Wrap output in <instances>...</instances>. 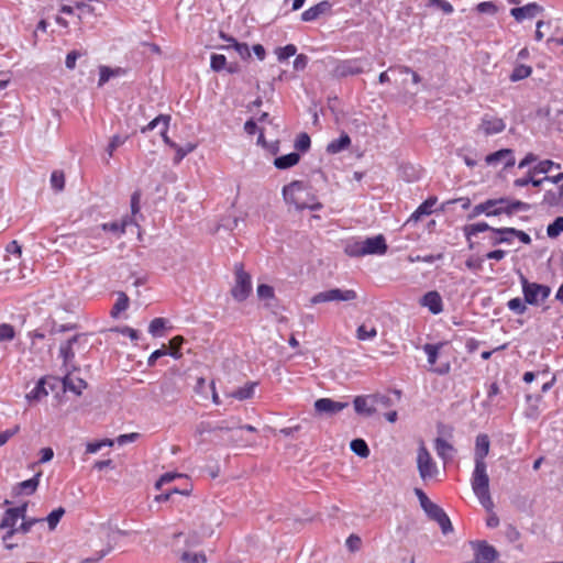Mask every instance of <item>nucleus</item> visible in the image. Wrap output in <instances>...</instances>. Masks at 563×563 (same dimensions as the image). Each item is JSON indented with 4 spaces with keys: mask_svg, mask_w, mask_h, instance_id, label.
<instances>
[{
    "mask_svg": "<svg viewBox=\"0 0 563 563\" xmlns=\"http://www.w3.org/2000/svg\"><path fill=\"white\" fill-rule=\"evenodd\" d=\"M283 197L286 203L292 205L297 210H319L321 208L311 189L300 180H294L284 186Z\"/></svg>",
    "mask_w": 563,
    "mask_h": 563,
    "instance_id": "f257e3e1",
    "label": "nucleus"
},
{
    "mask_svg": "<svg viewBox=\"0 0 563 563\" xmlns=\"http://www.w3.org/2000/svg\"><path fill=\"white\" fill-rule=\"evenodd\" d=\"M234 285L231 289V295L236 301H244L252 291L251 275L244 271L241 263L234 265Z\"/></svg>",
    "mask_w": 563,
    "mask_h": 563,
    "instance_id": "f03ea898",
    "label": "nucleus"
},
{
    "mask_svg": "<svg viewBox=\"0 0 563 563\" xmlns=\"http://www.w3.org/2000/svg\"><path fill=\"white\" fill-rule=\"evenodd\" d=\"M525 301L529 305H539L544 301L550 292V287L537 283H530L523 275H520Z\"/></svg>",
    "mask_w": 563,
    "mask_h": 563,
    "instance_id": "7ed1b4c3",
    "label": "nucleus"
},
{
    "mask_svg": "<svg viewBox=\"0 0 563 563\" xmlns=\"http://www.w3.org/2000/svg\"><path fill=\"white\" fill-rule=\"evenodd\" d=\"M417 468L419 476L423 482L434 478L439 473L435 462L423 444H421L418 449Z\"/></svg>",
    "mask_w": 563,
    "mask_h": 563,
    "instance_id": "20e7f679",
    "label": "nucleus"
},
{
    "mask_svg": "<svg viewBox=\"0 0 563 563\" xmlns=\"http://www.w3.org/2000/svg\"><path fill=\"white\" fill-rule=\"evenodd\" d=\"M369 66L364 58H351L340 60L332 69V76L335 78H344L347 76L360 75L365 71V67Z\"/></svg>",
    "mask_w": 563,
    "mask_h": 563,
    "instance_id": "39448f33",
    "label": "nucleus"
},
{
    "mask_svg": "<svg viewBox=\"0 0 563 563\" xmlns=\"http://www.w3.org/2000/svg\"><path fill=\"white\" fill-rule=\"evenodd\" d=\"M356 298L357 294L353 289L332 288L313 295L310 298V303L318 305L331 301H352Z\"/></svg>",
    "mask_w": 563,
    "mask_h": 563,
    "instance_id": "423d86ee",
    "label": "nucleus"
},
{
    "mask_svg": "<svg viewBox=\"0 0 563 563\" xmlns=\"http://www.w3.org/2000/svg\"><path fill=\"white\" fill-rule=\"evenodd\" d=\"M506 202L507 198L488 199L479 205H476L472 209V212L468 214V219H474L482 213H485L487 217L503 214V205Z\"/></svg>",
    "mask_w": 563,
    "mask_h": 563,
    "instance_id": "0eeeda50",
    "label": "nucleus"
},
{
    "mask_svg": "<svg viewBox=\"0 0 563 563\" xmlns=\"http://www.w3.org/2000/svg\"><path fill=\"white\" fill-rule=\"evenodd\" d=\"M474 550L475 563H493L497 556V550L486 541H472Z\"/></svg>",
    "mask_w": 563,
    "mask_h": 563,
    "instance_id": "6e6552de",
    "label": "nucleus"
},
{
    "mask_svg": "<svg viewBox=\"0 0 563 563\" xmlns=\"http://www.w3.org/2000/svg\"><path fill=\"white\" fill-rule=\"evenodd\" d=\"M471 484L474 494L489 490V477L486 464H475Z\"/></svg>",
    "mask_w": 563,
    "mask_h": 563,
    "instance_id": "1a4fd4ad",
    "label": "nucleus"
},
{
    "mask_svg": "<svg viewBox=\"0 0 563 563\" xmlns=\"http://www.w3.org/2000/svg\"><path fill=\"white\" fill-rule=\"evenodd\" d=\"M506 129V123L501 118L484 114L478 125V131L484 135H493L503 132Z\"/></svg>",
    "mask_w": 563,
    "mask_h": 563,
    "instance_id": "9d476101",
    "label": "nucleus"
},
{
    "mask_svg": "<svg viewBox=\"0 0 563 563\" xmlns=\"http://www.w3.org/2000/svg\"><path fill=\"white\" fill-rule=\"evenodd\" d=\"M424 512L428 515V517L434 521H437L444 534H448L453 530L452 523L448 515L443 511L441 507H439L437 504L432 503L429 505Z\"/></svg>",
    "mask_w": 563,
    "mask_h": 563,
    "instance_id": "9b49d317",
    "label": "nucleus"
},
{
    "mask_svg": "<svg viewBox=\"0 0 563 563\" xmlns=\"http://www.w3.org/2000/svg\"><path fill=\"white\" fill-rule=\"evenodd\" d=\"M26 508L27 504L25 503L19 507L7 509L0 522V529L14 528L19 519H24Z\"/></svg>",
    "mask_w": 563,
    "mask_h": 563,
    "instance_id": "f8f14e48",
    "label": "nucleus"
},
{
    "mask_svg": "<svg viewBox=\"0 0 563 563\" xmlns=\"http://www.w3.org/2000/svg\"><path fill=\"white\" fill-rule=\"evenodd\" d=\"M362 242L365 255H383L387 252V244L385 238L382 234L367 238Z\"/></svg>",
    "mask_w": 563,
    "mask_h": 563,
    "instance_id": "ddd939ff",
    "label": "nucleus"
},
{
    "mask_svg": "<svg viewBox=\"0 0 563 563\" xmlns=\"http://www.w3.org/2000/svg\"><path fill=\"white\" fill-rule=\"evenodd\" d=\"M332 3L328 0H323L301 13V20L303 22H312L318 20L321 15L331 12Z\"/></svg>",
    "mask_w": 563,
    "mask_h": 563,
    "instance_id": "4468645a",
    "label": "nucleus"
},
{
    "mask_svg": "<svg viewBox=\"0 0 563 563\" xmlns=\"http://www.w3.org/2000/svg\"><path fill=\"white\" fill-rule=\"evenodd\" d=\"M490 441L487 434L481 433L476 437L474 449V463L486 464L485 457L489 453Z\"/></svg>",
    "mask_w": 563,
    "mask_h": 563,
    "instance_id": "2eb2a0df",
    "label": "nucleus"
},
{
    "mask_svg": "<svg viewBox=\"0 0 563 563\" xmlns=\"http://www.w3.org/2000/svg\"><path fill=\"white\" fill-rule=\"evenodd\" d=\"M420 305L429 309L433 314H439L443 311V301L440 294L435 290L428 291L420 299Z\"/></svg>",
    "mask_w": 563,
    "mask_h": 563,
    "instance_id": "dca6fc26",
    "label": "nucleus"
},
{
    "mask_svg": "<svg viewBox=\"0 0 563 563\" xmlns=\"http://www.w3.org/2000/svg\"><path fill=\"white\" fill-rule=\"evenodd\" d=\"M347 407L346 402L334 401L330 398H320L314 401V409L319 413H338Z\"/></svg>",
    "mask_w": 563,
    "mask_h": 563,
    "instance_id": "f3484780",
    "label": "nucleus"
},
{
    "mask_svg": "<svg viewBox=\"0 0 563 563\" xmlns=\"http://www.w3.org/2000/svg\"><path fill=\"white\" fill-rule=\"evenodd\" d=\"M504 161L505 168L511 167L515 165V156L512 150L503 148L492 154H488L485 157V162L487 165H496L497 163Z\"/></svg>",
    "mask_w": 563,
    "mask_h": 563,
    "instance_id": "a211bd4d",
    "label": "nucleus"
},
{
    "mask_svg": "<svg viewBox=\"0 0 563 563\" xmlns=\"http://www.w3.org/2000/svg\"><path fill=\"white\" fill-rule=\"evenodd\" d=\"M542 11V8L537 3H528L523 7L512 8L510 14L516 21L521 22L525 19H532Z\"/></svg>",
    "mask_w": 563,
    "mask_h": 563,
    "instance_id": "6ab92c4d",
    "label": "nucleus"
},
{
    "mask_svg": "<svg viewBox=\"0 0 563 563\" xmlns=\"http://www.w3.org/2000/svg\"><path fill=\"white\" fill-rule=\"evenodd\" d=\"M354 409L358 415L371 417L376 412V406L372 396H357L354 401Z\"/></svg>",
    "mask_w": 563,
    "mask_h": 563,
    "instance_id": "aec40b11",
    "label": "nucleus"
},
{
    "mask_svg": "<svg viewBox=\"0 0 563 563\" xmlns=\"http://www.w3.org/2000/svg\"><path fill=\"white\" fill-rule=\"evenodd\" d=\"M63 386L65 390H70L76 395H81L82 390L87 387V383L82 378H74L70 374H67L63 378Z\"/></svg>",
    "mask_w": 563,
    "mask_h": 563,
    "instance_id": "412c9836",
    "label": "nucleus"
},
{
    "mask_svg": "<svg viewBox=\"0 0 563 563\" xmlns=\"http://www.w3.org/2000/svg\"><path fill=\"white\" fill-rule=\"evenodd\" d=\"M79 338H80V335L76 334L60 345L59 354L63 358L65 366L69 365L73 362V360L75 357V352L73 351V345H74V343H76L78 341Z\"/></svg>",
    "mask_w": 563,
    "mask_h": 563,
    "instance_id": "4be33fe9",
    "label": "nucleus"
},
{
    "mask_svg": "<svg viewBox=\"0 0 563 563\" xmlns=\"http://www.w3.org/2000/svg\"><path fill=\"white\" fill-rule=\"evenodd\" d=\"M41 475L42 473H37L32 478L19 483L15 487L16 494H34L38 487Z\"/></svg>",
    "mask_w": 563,
    "mask_h": 563,
    "instance_id": "5701e85b",
    "label": "nucleus"
},
{
    "mask_svg": "<svg viewBox=\"0 0 563 563\" xmlns=\"http://www.w3.org/2000/svg\"><path fill=\"white\" fill-rule=\"evenodd\" d=\"M437 203L435 197H430L426 201H423L416 211L410 216L408 222H417L420 220L422 216H429L432 212V208Z\"/></svg>",
    "mask_w": 563,
    "mask_h": 563,
    "instance_id": "b1692460",
    "label": "nucleus"
},
{
    "mask_svg": "<svg viewBox=\"0 0 563 563\" xmlns=\"http://www.w3.org/2000/svg\"><path fill=\"white\" fill-rule=\"evenodd\" d=\"M434 449L437 454L446 462L452 457V453L454 452V448L448 441L442 438H437L434 441Z\"/></svg>",
    "mask_w": 563,
    "mask_h": 563,
    "instance_id": "393cba45",
    "label": "nucleus"
},
{
    "mask_svg": "<svg viewBox=\"0 0 563 563\" xmlns=\"http://www.w3.org/2000/svg\"><path fill=\"white\" fill-rule=\"evenodd\" d=\"M299 159L300 155L296 152H292L287 155L276 157L274 161V166L278 169H287L295 166Z\"/></svg>",
    "mask_w": 563,
    "mask_h": 563,
    "instance_id": "a878e982",
    "label": "nucleus"
},
{
    "mask_svg": "<svg viewBox=\"0 0 563 563\" xmlns=\"http://www.w3.org/2000/svg\"><path fill=\"white\" fill-rule=\"evenodd\" d=\"M351 144V139L347 134H342L339 139L332 140L327 145V152L329 154H336L347 148Z\"/></svg>",
    "mask_w": 563,
    "mask_h": 563,
    "instance_id": "bb28decb",
    "label": "nucleus"
},
{
    "mask_svg": "<svg viewBox=\"0 0 563 563\" xmlns=\"http://www.w3.org/2000/svg\"><path fill=\"white\" fill-rule=\"evenodd\" d=\"M494 233L501 234V235L511 234V236L518 238L523 244H527V245L531 244V241H532L528 233H526L521 230L515 229V228L494 229Z\"/></svg>",
    "mask_w": 563,
    "mask_h": 563,
    "instance_id": "cd10ccee",
    "label": "nucleus"
},
{
    "mask_svg": "<svg viewBox=\"0 0 563 563\" xmlns=\"http://www.w3.org/2000/svg\"><path fill=\"white\" fill-rule=\"evenodd\" d=\"M351 451L360 457L366 459L369 456V448L363 439H354L350 444Z\"/></svg>",
    "mask_w": 563,
    "mask_h": 563,
    "instance_id": "c85d7f7f",
    "label": "nucleus"
},
{
    "mask_svg": "<svg viewBox=\"0 0 563 563\" xmlns=\"http://www.w3.org/2000/svg\"><path fill=\"white\" fill-rule=\"evenodd\" d=\"M170 123V115L168 114H159L155 119H153L147 125L141 129V133H146L148 131L154 130L158 124H162V128L168 130Z\"/></svg>",
    "mask_w": 563,
    "mask_h": 563,
    "instance_id": "c756f323",
    "label": "nucleus"
},
{
    "mask_svg": "<svg viewBox=\"0 0 563 563\" xmlns=\"http://www.w3.org/2000/svg\"><path fill=\"white\" fill-rule=\"evenodd\" d=\"M530 209V205L520 200H509L507 199V202L503 205L504 213L511 216L514 212L518 210L527 211Z\"/></svg>",
    "mask_w": 563,
    "mask_h": 563,
    "instance_id": "7c9ffc66",
    "label": "nucleus"
},
{
    "mask_svg": "<svg viewBox=\"0 0 563 563\" xmlns=\"http://www.w3.org/2000/svg\"><path fill=\"white\" fill-rule=\"evenodd\" d=\"M181 563H207V558L203 552H181L180 556Z\"/></svg>",
    "mask_w": 563,
    "mask_h": 563,
    "instance_id": "2f4dec72",
    "label": "nucleus"
},
{
    "mask_svg": "<svg viewBox=\"0 0 563 563\" xmlns=\"http://www.w3.org/2000/svg\"><path fill=\"white\" fill-rule=\"evenodd\" d=\"M129 297L124 292H119L118 299L111 310V316L117 318L121 312L129 308Z\"/></svg>",
    "mask_w": 563,
    "mask_h": 563,
    "instance_id": "473e14b6",
    "label": "nucleus"
},
{
    "mask_svg": "<svg viewBox=\"0 0 563 563\" xmlns=\"http://www.w3.org/2000/svg\"><path fill=\"white\" fill-rule=\"evenodd\" d=\"M255 386H256L255 383H249L245 386L235 389L231 394V397L239 399V400L250 399L254 394Z\"/></svg>",
    "mask_w": 563,
    "mask_h": 563,
    "instance_id": "72a5a7b5",
    "label": "nucleus"
},
{
    "mask_svg": "<svg viewBox=\"0 0 563 563\" xmlns=\"http://www.w3.org/2000/svg\"><path fill=\"white\" fill-rule=\"evenodd\" d=\"M443 346H444V343H437V344L427 343L423 345V351L426 352V354L428 356V363L430 365H434L437 363L439 352H440L441 347H443Z\"/></svg>",
    "mask_w": 563,
    "mask_h": 563,
    "instance_id": "f704fd0d",
    "label": "nucleus"
},
{
    "mask_svg": "<svg viewBox=\"0 0 563 563\" xmlns=\"http://www.w3.org/2000/svg\"><path fill=\"white\" fill-rule=\"evenodd\" d=\"M121 74V68L112 69L108 66L99 67V80L98 86L102 87L111 77L118 76Z\"/></svg>",
    "mask_w": 563,
    "mask_h": 563,
    "instance_id": "c9c22d12",
    "label": "nucleus"
},
{
    "mask_svg": "<svg viewBox=\"0 0 563 563\" xmlns=\"http://www.w3.org/2000/svg\"><path fill=\"white\" fill-rule=\"evenodd\" d=\"M344 252L351 256V257H362L365 256L363 242L362 241H353L349 242L345 247Z\"/></svg>",
    "mask_w": 563,
    "mask_h": 563,
    "instance_id": "e433bc0d",
    "label": "nucleus"
},
{
    "mask_svg": "<svg viewBox=\"0 0 563 563\" xmlns=\"http://www.w3.org/2000/svg\"><path fill=\"white\" fill-rule=\"evenodd\" d=\"M492 230L494 232V228H490L486 222H478L465 225L464 233L466 238L470 240L472 235H476L481 232H485Z\"/></svg>",
    "mask_w": 563,
    "mask_h": 563,
    "instance_id": "4c0bfd02",
    "label": "nucleus"
},
{
    "mask_svg": "<svg viewBox=\"0 0 563 563\" xmlns=\"http://www.w3.org/2000/svg\"><path fill=\"white\" fill-rule=\"evenodd\" d=\"M562 198H563V190H561V188L559 189V191L549 190L543 196V203L549 207H555L561 203Z\"/></svg>",
    "mask_w": 563,
    "mask_h": 563,
    "instance_id": "58836bf2",
    "label": "nucleus"
},
{
    "mask_svg": "<svg viewBox=\"0 0 563 563\" xmlns=\"http://www.w3.org/2000/svg\"><path fill=\"white\" fill-rule=\"evenodd\" d=\"M197 145L194 143H187L185 146H179L176 144V147H173L176 151V155L174 157V163L179 164L187 154L194 152Z\"/></svg>",
    "mask_w": 563,
    "mask_h": 563,
    "instance_id": "ea45409f",
    "label": "nucleus"
},
{
    "mask_svg": "<svg viewBox=\"0 0 563 563\" xmlns=\"http://www.w3.org/2000/svg\"><path fill=\"white\" fill-rule=\"evenodd\" d=\"M44 379H40L35 387L26 395L29 400H40L43 397L47 396L48 393L44 387Z\"/></svg>",
    "mask_w": 563,
    "mask_h": 563,
    "instance_id": "a19ab883",
    "label": "nucleus"
},
{
    "mask_svg": "<svg viewBox=\"0 0 563 563\" xmlns=\"http://www.w3.org/2000/svg\"><path fill=\"white\" fill-rule=\"evenodd\" d=\"M563 232V217H558L547 228V234L550 239L558 238Z\"/></svg>",
    "mask_w": 563,
    "mask_h": 563,
    "instance_id": "79ce46f5",
    "label": "nucleus"
},
{
    "mask_svg": "<svg viewBox=\"0 0 563 563\" xmlns=\"http://www.w3.org/2000/svg\"><path fill=\"white\" fill-rule=\"evenodd\" d=\"M159 389L161 395L165 398H174V396L178 393L176 384L172 379H164L159 385Z\"/></svg>",
    "mask_w": 563,
    "mask_h": 563,
    "instance_id": "37998d69",
    "label": "nucleus"
},
{
    "mask_svg": "<svg viewBox=\"0 0 563 563\" xmlns=\"http://www.w3.org/2000/svg\"><path fill=\"white\" fill-rule=\"evenodd\" d=\"M377 335L375 327L368 328L365 324H361L356 330V338L361 341L374 339Z\"/></svg>",
    "mask_w": 563,
    "mask_h": 563,
    "instance_id": "c03bdc74",
    "label": "nucleus"
},
{
    "mask_svg": "<svg viewBox=\"0 0 563 563\" xmlns=\"http://www.w3.org/2000/svg\"><path fill=\"white\" fill-rule=\"evenodd\" d=\"M277 58L279 62L286 60L291 56H295L297 53V47L294 44H288L284 47H278L275 51Z\"/></svg>",
    "mask_w": 563,
    "mask_h": 563,
    "instance_id": "a18cd8bd",
    "label": "nucleus"
},
{
    "mask_svg": "<svg viewBox=\"0 0 563 563\" xmlns=\"http://www.w3.org/2000/svg\"><path fill=\"white\" fill-rule=\"evenodd\" d=\"M371 396H372V400L374 401V404L376 406V412L379 409L389 408L394 404L391 398L389 396H387V395L376 394V395H371Z\"/></svg>",
    "mask_w": 563,
    "mask_h": 563,
    "instance_id": "49530a36",
    "label": "nucleus"
},
{
    "mask_svg": "<svg viewBox=\"0 0 563 563\" xmlns=\"http://www.w3.org/2000/svg\"><path fill=\"white\" fill-rule=\"evenodd\" d=\"M531 71H532V69L530 66L519 65L511 73L510 80L518 81V80L525 79L531 75Z\"/></svg>",
    "mask_w": 563,
    "mask_h": 563,
    "instance_id": "de8ad7c7",
    "label": "nucleus"
},
{
    "mask_svg": "<svg viewBox=\"0 0 563 563\" xmlns=\"http://www.w3.org/2000/svg\"><path fill=\"white\" fill-rule=\"evenodd\" d=\"M184 343V338L180 335L174 336L169 342L168 354L174 358H180L181 353L179 352L181 344Z\"/></svg>",
    "mask_w": 563,
    "mask_h": 563,
    "instance_id": "09e8293b",
    "label": "nucleus"
},
{
    "mask_svg": "<svg viewBox=\"0 0 563 563\" xmlns=\"http://www.w3.org/2000/svg\"><path fill=\"white\" fill-rule=\"evenodd\" d=\"M65 509L63 507H58L57 509L53 510L47 517L46 521L48 523V527L51 530H54L59 522L60 518L64 516Z\"/></svg>",
    "mask_w": 563,
    "mask_h": 563,
    "instance_id": "8fccbe9b",
    "label": "nucleus"
},
{
    "mask_svg": "<svg viewBox=\"0 0 563 563\" xmlns=\"http://www.w3.org/2000/svg\"><path fill=\"white\" fill-rule=\"evenodd\" d=\"M113 441L109 439L96 441V442H89L86 445V452L93 454L97 453L99 450H101L103 446H112Z\"/></svg>",
    "mask_w": 563,
    "mask_h": 563,
    "instance_id": "3c124183",
    "label": "nucleus"
},
{
    "mask_svg": "<svg viewBox=\"0 0 563 563\" xmlns=\"http://www.w3.org/2000/svg\"><path fill=\"white\" fill-rule=\"evenodd\" d=\"M51 184H52V187L57 190V191H60L64 189V186H65V176H64V173L63 172H59V170H54L51 175Z\"/></svg>",
    "mask_w": 563,
    "mask_h": 563,
    "instance_id": "603ef678",
    "label": "nucleus"
},
{
    "mask_svg": "<svg viewBox=\"0 0 563 563\" xmlns=\"http://www.w3.org/2000/svg\"><path fill=\"white\" fill-rule=\"evenodd\" d=\"M128 140V136H121V135H113L108 144L107 153L110 157L113 156L114 151L123 145L125 141Z\"/></svg>",
    "mask_w": 563,
    "mask_h": 563,
    "instance_id": "864d4df0",
    "label": "nucleus"
},
{
    "mask_svg": "<svg viewBox=\"0 0 563 563\" xmlns=\"http://www.w3.org/2000/svg\"><path fill=\"white\" fill-rule=\"evenodd\" d=\"M552 167L560 168V164L554 163L550 159H544L538 163L532 170L538 174H548Z\"/></svg>",
    "mask_w": 563,
    "mask_h": 563,
    "instance_id": "5fc2aeb1",
    "label": "nucleus"
},
{
    "mask_svg": "<svg viewBox=\"0 0 563 563\" xmlns=\"http://www.w3.org/2000/svg\"><path fill=\"white\" fill-rule=\"evenodd\" d=\"M165 319L163 318H155L151 321L150 325H148V332L153 335V336H158L161 335L163 329L165 328Z\"/></svg>",
    "mask_w": 563,
    "mask_h": 563,
    "instance_id": "6e6d98bb",
    "label": "nucleus"
},
{
    "mask_svg": "<svg viewBox=\"0 0 563 563\" xmlns=\"http://www.w3.org/2000/svg\"><path fill=\"white\" fill-rule=\"evenodd\" d=\"M526 301H522L520 298H512L508 301V308L517 314H522L527 310Z\"/></svg>",
    "mask_w": 563,
    "mask_h": 563,
    "instance_id": "4d7b16f0",
    "label": "nucleus"
},
{
    "mask_svg": "<svg viewBox=\"0 0 563 563\" xmlns=\"http://www.w3.org/2000/svg\"><path fill=\"white\" fill-rule=\"evenodd\" d=\"M210 66L212 70L220 71L227 66V58L224 55L213 54L211 55Z\"/></svg>",
    "mask_w": 563,
    "mask_h": 563,
    "instance_id": "13d9d810",
    "label": "nucleus"
},
{
    "mask_svg": "<svg viewBox=\"0 0 563 563\" xmlns=\"http://www.w3.org/2000/svg\"><path fill=\"white\" fill-rule=\"evenodd\" d=\"M111 551H112V545L111 544H107L102 550H100L93 556L86 558V559L81 560L80 563H98L107 554H109Z\"/></svg>",
    "mask_w": 563,
    "mask_h": 563,
    "instance_id": "bf43d9fd",
    "label": "nucleus"
},
{
    "mask_svg": "<svg viewBox=\"0 0 563 563\" xmlns=\"http://www.w3.org/2000/svg\"><path fill=\"white\" fill-rule=\"evenodd\" d=\"M15 332L14 328L11 324L2 323L0 324V342L11 341L14 339Z\"/></svg>",
    "mask_w": 563,
    "mask_h": 563,
    "instance_id": "052dcab7",
    "label": "nucleus"
},
{
    "mask_svg": "<svg viewBox=\"0 0 563 563\" xmlns=\"http://www.w3.org/2000/svg\"><path fill=\"white\" fill-rule=\"evenodd\" d=\"M125 225H126V221H122V222L103 223L101 227H102V230H104V231H110L115 234H123L125 231Z\"/></svg>",
    "mask_w": 563,
    "mask_h": 563,
    "instance_id": "680f3d73",
    "label": "nucleus"
},
{
    "mask_svg": "<svg viewBox=\"0 0 563 563\" xmlns=\"http://www.w3.org/2000/svg\"><path fill=\"white\" fill-rule=\"evenodd\" d=\"M476 497L478 498L481 505L487 510V511H492L493 508H494V503H493V499L490 497V493L489 490L487 492H481L478 494H475Z\"/></svg>",
    "mask_w": 563,
    "mask_h": 563,
    "instance_id": "e2e57ef3",
    "label": "nucleus"
},
{
    "mask_svg": "<svg viewBox=\"0 0 563 563\" xmlns=\"http://www.w3.org/2000/svg\"><path fill=\"white\" fill-rule=\"evenodd\" d=\"M310 143L311 142H310L309 135L307 133H301L298 135V137L295 142V147L298 151L306 152L309 150Z\"/></svg>",
    "mask_w": 563,
    "mask_h": 563,
    "instance_id": "0e129e2a",
    "label": "nucleus"
},
{
    "mask_svg": "<svg viewBox=\"0 0 563 563\" xmlns=\"http://www.w3.org/2000/svg\"><path fill=\"white\" fill-rule=\"evenodd\" d=\"M274 294V288L269 285L261 284L257 286V296L260 299H273Z\"/></svg>",
    "mask_w": 563,
    "mask_h": 563,
    "instance_id": "69168bd1",
    "label": "nucleus"
},
{
    "mask_svg": "<svg viewBox=\"0 0 563 563\" xmlns=\"http://www.w3.org/2000/svg\"><path fill=\"white\" fill-rule=\"evenodd\" d=\"M476 10L479 13L495 14L497 12V7L492 1H484L476 5Z\"/></svg>",
    "mask_w": 563,
    "mask_h": 563,
    "instance_id": "338daca9",
    "label": "nucleus"
},
{
    "mask_svg": "<svg viewBox=\"0 0 563 563\" xmlns=\"http://www.w3.org/2000/svg\"><path fill=\"white\" fill-rule=\"evenodd\" d=\"M20 431V426L15 424L11 429L0 432V446L4 445L13 435Z\"/></svg>",
    "mask_w": 563,
    "mask_h": 563,
    "instance_id": "774afa93",
    "label": "nucleus"
}]
</instances>
